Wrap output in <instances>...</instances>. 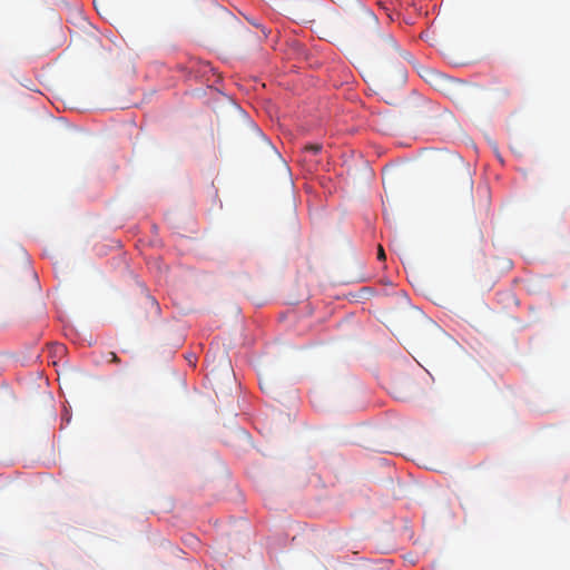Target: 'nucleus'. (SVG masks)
Here are the masks:
<instances>
[{
    "label": "nucleus",
    "instance_id": "nucleus-1",
    "mask_svg": "<svg viewBox=\"0 0 570 570\" xmlns=\"http://www.w3.org/2000/svg\"><path fill=\"white\" fill-rule=\"evenodd\" d=\"M406 77L407 73L405 68L401 67L396 70V76L394 80H392L389 76H385L375 80L374 86L376 88L377 94L382 96H389L390 91L393 88L401 87L405 83Z\"/></svg>",
    "mask_w": 570,
    "mask_h": 570
},
{
    "label": "nucleus",
    "instance_id": "nucleus-2",
    "mask_svg": "<svg viewBox=\"0 0 570 570\" xmlns=\"http://www.w3.org/2000/svg\"><path fill=\"white\" fill-rule=\"evenodd\" d=\"M422 78L439 91H443L449 83V80L445 78V76L433 69H424Z\"/></svg>",
    "mask_w": 570,
    "mask_h": 570
},
{
    "label": "nucleus",
    "instance_id": "nucleus-3",
    "mask_svg": "<svg viewBox=\"0 0 570 570\" xmlns=\"http://www.w3.org/2000/svg\"><path fill=\"white\" fill-rule=\"evenodd\" d=\"M322 150L321 144H308L304 147L305 153H311L313 155L318 154Z\"/></svg>",
    "mask_w": 570,
    "mask_h": 570
},
{
    "label": "nucleus",
    "instance_id": "nucleus-4",
    "mask_svg": "<svg viewBox=\"0 0 570 570\" xmlns=\"http://www.w3.org/2000/svg\"><path fill=\"white\" fill-rule=\"evenodd\" d=\"M382 40L386 45H389L391 48H394V49L396 48L395 41H394V39L391 36H385V37L382 38Z\"/></svg>",
    "mask_w": 570,
    "mask_h": 570
},
{
    "label": "nucleus",
    "instance_id": "nucleus-5",
    "mask_svg": "<svg viewBox=\"0 0 570 570\" xmlns=\"http://www.w3.org/2000/svg\"><path fill=\"white\" fill-rule=\"evenodd\" d=\"M377 258L380 261H384L385 259V253H384V249H383V247L381 245L377 248Z\"/></svg>",
    "mask_w": 570,
    "mask_h": 570
},
{
    "label": "nucleus",
    "instance_id": "nucleus-6",
    "mask_svg": "<svg viewBox=\"0 0 570 570\" xmlns=\"http://www.w3.org/2000/svg\"><path fill=\"white\" fill-rule=\"evenodd\" d=\"M108 355L110 356V360H111L112 362H119V358H118V356H117V354H116V353H114V352H109V353H108Z\"/></svg>",
    "mask_w": 570,
    "mask_h": 570
}]
</instances>
